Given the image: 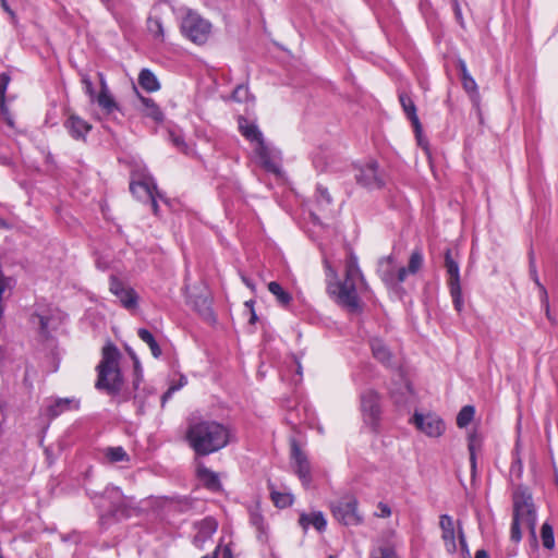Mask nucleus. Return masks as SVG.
Here are the masks:
<instances>
[{
	"label": "nucleus",
	"mask_w": 558,
	"mask_h": 558,
	"mask_svg": "<svg viewBox=\"0 0 558 558\" xmlns=\"http://www.w3.org/2000/svg\"><path fill=\"white\" fill-rule=\"evenodd\" d=\"M399 100H400V104H401L407 117L411 120L415 132L420 133L422 126H421L418 117L416 114V107H415L412 98L408 94L401 93L399 95Z\"/></svg>",
	"instance_id": "b1692460"
},
{
	"label": "nucleus",
	"mask_w": 558,
	"mask_h": 558,
	"mask_svg": "<svg viewBox=\"0 0 558 558\" xmlns=\"http://www.w3.org/2000/svg\"><path fill=\"white\" fill-rule=\"evenodd\" d=\"M541 537L545 548L553 549L555 547L554 530L549 523L545 522L542 525Z\"/></svg>",
	"instance_id": "ea45409f"
},
{
	"label": "nucleus",
	"mask_w": 558,
	"mask_h": 558,
	"mask_svg": "<svg viewBox=\"0 0 558 558\" xmlns=\"http://www.w3.org/2000/svg\"><path fill=\"white\" fill-rule=\"evenodd\" d=\"M373 356L385 365H390L392 354L390 349L380 338H373L369 342Z\"/></svg>",
	"instance_id": "5701e85b"
},
{
	"label": "nucleus",
	"mask_w": 558,
	"mask_h": 558,
	"mask_svg": "<svg viewBox=\"0 0 558 558\" xmlns=\"http://www.w3.org/2000/svg\"><path fill=\"white\" fill-rule=\"evenodd\" d=\"M458 65H459V70L461 73L463 88L469 94H476L477 93V84H476L475 80L471 76V74L469 73L465 62L463 60H459Z\"/></svg>",
	"instance_id": "7c9ffc66"
},
{
	"label": "nucleus",
	"mask_w": 558,
	"mask_h": 558,
	"mask_svg": "<svg viewBox=\"0 0 558 558\" xmlns=\"http://www.w3.org/2000/svg\"><path fill=\"white\" fill-rule=\"evenodd\" d=\"M371 558H399L395 547L388 543H380L371 551Z\"/></svg>",
	"instance_id": "f704fd0d"
},
{
	"label": "nucleus",
	"mask_w": 558,
	"mask_h": 558,
	"mask_svg": "<svg viewBox=\"0 0 558 558\" xmlns=\"http://www.w3.org/2000/svg\"><path fill=\"white\" fill-rule=\"evenodd\" d=\"M424 257L421 250L416 248L411 253L408 267H400L397 271L399 282L405 281L409 275H415L423 266Z\"/></svg>",
	"instance_id": "412c9836"
},
{
	"label": "nucleus",
	"mask_w": 558,
	"mask_h": 558,
	"mask_svg": "<svg viewBox=\"0 0 558 558\" xmlns=\"http://www.w3.org/2000/svg\"><path fill=\"white\" fill-rule=\"evenodd\" d=\"M247 96V87L245 86H238L233 92V98L235 100L242 101Z\"/></svg>",
	"instance_id": "09e8293b"
},
{
	"label": "nucleus",
	"mask_w": 558,
	"mask_h": 558,
	"mask_svg": "<svg viewBox=\"0 0 558 558\" xmlns=\"http://www.w3.org/2000/svg\"><path fill=\"white\" fill-rule=\"evenodd\" d=\"M147 29L156 39L161 41L165 39V31L160 19L149 17L147 20Z\"/></svg>",
	"instance_id": "58836bf2"
},
{
	"label": "nucleus",
	"mask_w": 558,
	"mask_h": 558,
	"mask_svg": "<svg viewBox=\"0 0 558 558\" xmlns=\"http://www.w3.org/2000/svg\"><path fill=\"white\" fill-rule=\"evenodd\" d=\"M439 527L441 530V539L448 553L453 554L457 550L454 521L448 514H441L439 518Z\"/></svg>",
	"instance_id": "f3484780"
},
{
	"label": "nucleus",
	"mask_w": 558,
	"mask_h": 558,
	"mask_svg": "<svg viewBox=\"0 0 558 558\" xmlns=\"http://www.w3.org/2000/svg\"><path fill=\"white\" fill-rule=\"evenodd\" d=\"M180 12L183 35L194 44H205L210 36L211 24L190 9H181Z\"/></svg>",
	"instance_id": "39448f33"
},
{
	"label": "nucleus",
	"mask_w": 558,
	"mask_h": 558,
	"mask_svg": "<svg viewBox=\"0 0 558 558\" xmlns=\"http://www.w3.org/2000/svg\"><path fill=\"white\" fill-rule=\"evenodd\" d=\"M109 290L119 300L124 308L131 311L137 307V293L134 291V289L125 286L116 276L110 277Z\"/></svg>",
	"instance_id": "4468645a"
},
{
	"label": "nucleus",
	"mask_w": 558,
	"mask_h": 558,
	"mask_svg": "<svg viewBox=\"0 0 558 558\" xmlns=\"http://www.w3.org/2000/svg\"><path fill=\"white\" fill-rule=\"evenodd\" d=\"M101 454L109 463H117V462H128L130 461V457L124 450L123 447L117 446V447H106L101 449Z\"/></svg>",
	"instance_id": "c85d7f7f"
},
{
	"label": "nucleus",
	"mask_w": 558,
	"mask_h": 558,
	"mask_svg": "<svg viewBox=\"0 0 558 558\" xmlns=\"http://www.w3.org/2000/svg\"><path fill=\"white\" fill-rule=\"evenodd\" d=\"M481 447H482L481 438L475 433L470 434L468 448H469V451H470V462H471L472 472L475 471V468H476V451L480 450Z\"/></svg>",
	"instance_id": "c9c22d12"
},
{
	"label": "nucleus",
	"mask_w": 558,
	"mask_h": 558,
	"mask_svg": "<svg viewBox=\"0 0 558 558\" xmlns=\"http://www.w3.org/2000/svg\"><path fill=\"white\" fill-rule=\"evenodd\" d=\"M403 401L405 402V401H408V399L407 398L405 399H397V402H403Z\"/></svg>",
	"instance_id": "69168bd1"
},
{
	"label": "nucleus",
	"mask_w": 558,
	"mask_h": 558,
	"mask_svg": "<svg viewBox=\"0 0 558 558\" xmlns=\"http://www.w3.org/2000/svg\"><path fill=\"white\" fill-rule=\"evenodd\" d=\"M316 199L322 207L329 206L331 204V196L328 190L323 185H317Z\"/></svg>",
	"instance_id": "79ce46f5"
},
{
	"label": "nucleus",
	"mask_w": 558,
	"mask_h": 558,
	"mask_svg": "<svg viewBox=\"0 0 558 558\" xmlns=\"http://www.w3.org/2000/svg\"><path fill=\"white\" fill-rule=\"evenodd\" d=\"M404 389L407 390V392H408L409 395H411V393H412V389H411V386H410V384H409V383H405V385H404Z\"/></svg>",
	"instance_id": "052dcab7"
},
{
	"label": "nucleus",
	"mask_w": 558,
	"mask_h": 558,
	"mask_svg": "<svg viewBox=\"0 0 558 558\" xmlns=\"http://www.w3.org/2000/svg\"><path fill=\"white\" fill-rule=\"evenodd\" d=\"M133 359H134V364H135V371L137 372L140 369V362L135 356H133Z\"/></svg>",
	"instance_id": "e2e57ef3"
},
{
	"label": "nucleus",
	"mask_w": 558,
	"mask_h": 558,
	"mask_svg": "<svg viewBox=\"0 0 558 558\" xmlns=\"http://www.w3.org/2000/svg\"><path fill=\"white\" fill-rule=\"evenodd\" d=\"M223 558H232L231 551L229 548H226L223 551Z\"/></svg>",
	"instance_id": "4d7b16f0"
},
{
	"label": "nucleus",
	"mask_w": 558,
	"mask_h": 558,
	"mask_svg": "<svg viewBox=\"0 0 558 558\" xmlns=\"http://www.w3.org/2000/svg\"><path fill=\"white\" fill-rule=\"evenodd\" d=\"M252 303H253L252 301H247V302H245V305L251 307L252 315H251L250 322L254 323L256 320V314L252 310Z\"/></svg>",
	"instance_id": "603ef678"
},
{
	"label": "nucleus",
	"mask_w": 558,
	"mask_h": 558,
	"mask_svg": "<svg viewBox=\"0 0 558 558\" xmlns=\"http://www.w3.org/2000/svg\"><path fill=\"white\" fill-rule=\"evenodd\" d=\"M231 430L211 420H191L186 440L199 456H208L225 448L231 441Z\"/></svg>",
	"instance_id": "f03ea898"
},
{
	"label": "nucleus",
	"mask_w": 558,
	"mask_h": 558,
	"mask_svg": "<svg viewBox=\"0 0 558 558\" xmlns=\"http://www.w3.org/2000/svg\"><path fill=\"white\" fill-rule=\"evenodd\" d=\"M187 379L184 376H181L178 385H171L169 389L162 396V404L172 396L173 392L178 391L181 387L186 385Z\"/></svg>",
	"instance_id": "37998d69"
},
{
	"label": "nucleus",
	"mask_w": 558,
	"mask_h": 558,
	"mask_svg": "<svg viewBox=\"0 0 558 558\" xmlns=\"http://www.w3.org/2000/svg\"><path fill=\"white\" fill-rule=\"evenodd\" d=\"M474 414L475 409L473 405H464L457 415L458 427H466L474 418Z\"/></svg>",
	"instance_id": "e433bc0d"
},
{
	"label": "nucleus",
	"mask_w": 558,
	"mask_h": 558,
	"mask_svg": "<svg viewBox=\"0 0 558 558\" xmlns=\"http://www.w3.org/2000/svg\"><path fill=\"white\" fill-rule=\"evenodd\" d=\"M269 292L276 298L277 302L287 306L292 301V296L287 292L278 282L271 281L268 283Z\"/></svg>",
	"instance_id": "473e14b6"
},
{
	"label": "nucleus",
	"mask_w": 558,
	"mask_h": 558,
	"mask_svg": "<svg viewBox=\"0 0 558 558\" xmlns=\"http://www.w3.org/2000/svg\"><path fill=\"white\" fill-rule=\"evenodd\" d=\"M1 5L5 12H8L10 15L13 16V12L11 11V9L5 0L1 1Z\"/></svg>",
	"instance_id": "864d4df0"
},
{
	"label": "nucleus",
	"mask_w": 558,
	"mask_h": 558,
	"mask_svg": "<svg viewBox=\"0 0 558 558\" xmlns=\"http://www.w3.org/2000/svg\"><path fill=\"white\" fill-rule=\"evenodd\" d=\"M295 363H296V372H298V374H299V375H302V366H301V363H300L298 360H295Z\"/></svg>",
	"instance_id": "13d9d810"
},
{
	"label": "nucleus",
	"mask_w": 558,
	"mask_h": 558,
	"mask_svg": "<svg viewBox=\"0 0 558 558\" xmlns=\"http://www.w3.org/2000/svg\"><path fill=\"white\" fill-rule=\"evenodd\" d=\"M412 422L420 432L428 437H439L446 430L444 421L435 413L415 412Z\"/></svg>",
	"instance_id": "ddd939ff"
},
{
	"label": "nucleus",
	"mask_w": 558,
	"mask_h": 558,
	"mask_svg": "<svg viewBox=\"0 0 558 558\" xmlns=\"http://www.w3.org/2000/svg\"><path fill=\"white\" fill-rule=\"evenodd\" d=\"M219 547L216 548V550L211 554V555H206L202 558H217V551H218Z\"/></svg>",
	"instance_id": "6e6d98bb"
},
{
	"label": "nucleus",
	"mask_w": 558,
	"mask_h": 558,
	"mask_svg": "<svg viewBox=\"0 0 558 558\" xmlns=\"http://www.w3.org/2000/svg\"><path fill=\"white\" fill-rule=\"evenodd\" d=\"M335 519L344 525H359L362 517L357 511V500L353 496H345L330 506Z\"/></svg>",
	"instance_id": "423d86ee"
},
{
	"label": "nucleus",
	"mask_w": 558,
	"mask_h": 558,
	"mask_svg": "<svg viewBox=\"0 0 558 558\" xmlns=\"http://www.w3.org/2000/svg\"><path fill=\"white\" fill-rule=\"evenodd\" d=\"M254 159L265 170L272 173L280 171V153L274 147L259 141L253 148Z\"/></svg>",
	"instance_id": "9d476101"
},
{
	"label": "nucleus",
	"mask_w": 558,
	"mask_h": 558,
	"mask_svg": "<svg viewBox=\"0 0 558 558\" xmlns=\"http://www.w3.org/2000/svg\"><path fill=\"white\" fill-rule=\"evenodd\" d=\"M78 409L80 400L76 398H50L46 412L48 416L56 418L65 412L77 411Z\"/></svg>",
	"instance_id": "dca6fc26"
},
{
	"label": "nucleus",
	"mask_w": 558,
	"mask_h": 558,
	"mask_svg": "<svg viewBox=\"0 0 558 558\" xmlns=\"http://www.w3.org/2000/svg\"><path fill=\"white\" fill-rule=\"evenodd\" d=\"M530 530L533 537L536 535V511L532 496L527 490L518 488L513 494V519L510 531V538L519 543L522 538L521 527Z\"/></svg>",
	"instance_id": "7ed1b4c3"
},
{
	"label": "nucleus",
	"mask_w": 558,
	"mask_h": 558,
	"mask_svg": "<svg viewBox=\"0 0 558 558\" xmlns=\"http://www.w3.org/2000/svg\"><path fill=\"white\" fill-rule=\"evenodd\" d=\"M8 83H9V76L4 73L1 74L0 75V100H1V110L2 111H4L3 99H4V94H5Z\"/></svg>",
	"instance_id": "c03bdc74"
},
{
	"label": "nucleus",
	"mask_w": 558,
	"mask_h": 558,
	"mask_svg": "<svg viewBox=\"0 0 558 558\" xmlns=\"http://www.w3.org/2000/svg\"><path fill=\"white\" fill-rule=\"evenodd\" d=\"M98 75L101 83V90L97 97V102L106 111V113L110 114L114 110H118V105L106 86L104 75L101 73Z\"/></svg>",
	"instance_id": "393cba45"
},
{
	"label": "nucleus",
	"mask_w": 558,
	"mask_h": 558,
	"mask_svg": "<svg viewBox=\"0 0 558 558\" xmlns=\"http://www.w3.org/2000/svg\"><path fill=\"white\" fill-rule=\"evenodd\" d=\"M271 500L278 508H287L293 504L294 497L291 493L271 490Z\"/></svg>",
	"instance_id": "4c0bfd02"
},
{
	"label": "nucleus",
	"mask_w": 558,
	"mask_h": 558,
	"mask_svg": "<svg viewBox=\"0 0 558 558\" xmlns=\"http://www.w3.org/2000/svg\"><path fill=\"white\" fill-rule=\"evenodd\" d=\"M243 279V282L248 287V288H253V284L251 283V281L248 279H246L245 277L242 278Z\"/></svg>",
	"instance_id": "680f3d73"
},
{
	"label": "nucleus",
	"mask_w": 558,
	"mask_h": 558,
	"mask_svg": "<svg viewBox=\"0 0 558 558\" xmlns=\"http://www.w3.org/2000/svg\"><path fill=\"white\" fill-rule=\"evenodd\" d=\"M458 536H459L461 549L465 553H469L468 544H466L462 529H459Z\"/></svg>",
	"instance_id": "8fccbe9b"
},
{
	"label": "nucleus",
	"mask_w": 558,
	"mask_h": 558,
	"mask_svg": "<svg viewBox=\"0 0 558 558\" xmlns=\"http://www.w3.org/2000/svg\"><path fill=\"white\" fill-rule=\"evenodd\" d=\"M138 84L149 93L157 92L160 88V84L156 75L148 69H143L140 72Z\"/></svg>",
	"instance_id": "c756f323"
},
{
	"label": "nucleus",
	"mask_w": 558,
	"mask_h": 558,
	"mask_svg": "<svg viewBox=\"0 0 558 558\" xmlns=\"http://www.w3.org/2000/svg\"><path fill=\"white\" fill-rule=\"evenodd\" d=\"M445 267L448 274V286L454 308L461 312L463 308L462 289L460 283L459 264L452 258L451 250L445 253Z\"/></svg>",
	"instance_id": "0eeeda50"
},
{
	"label": "nucleus",
	"mask_w": 558,
	"mask_h": 558,
	"mask_svg": "<svg viewBox=\"0 0 558 558\" xmlns=\"http://www.w3.org/2000/svg\"><path fill=\"white\" fill-rule=\"evenodd\" d=\"M328 558H336V557L331 555V556H329Z\"/></svg>",
	"instance_id": "774afa93"
},
{
	"label": "nucleus",
	"mask_w": 558,
	"mask_h": 558,
	"mask_svg": "<svg viewBox=\"0 0 558 558\" xmlns=\"http://www.w3.org/2000/svg\"><path fill=\"white\" fill-rule=\"evenodd\" d=\"M119 350L111 343L102 349V359L97 366L98 379L96 387L105 389L109 393H116L121 389L122 377L119 369Z\"/></svg>",
	"instance_id": "20e7f679"
},
{
	"label": "nucleus",
	"mask_w": 558,
	"mask_h": 558,
	"mask_svg": "<svg viewBox=\"0 0 558 558\" xmlns=\"http://www.w3.org/2000/svg\"><path fill=\"white\" fill-rule=\"evenodd\" d=\"M355 179L360 185L369 190L380 189L385 184L384 175L378 170L375 161L357 166L355 168Z\"/></svg>",
	"instance_id": "f8f14e48"
},
{
	"label": "nucleus",
	"mask_w": 558,
	"mask_h": 558,
	"mask_svg": "<svg viewBox=\"0 0 558 558\" xmlns=\"http://www.w3.org/2000/svg\"><path fill=\"white\" fill-rule=\"evenodd\" d=\"M397 264L392 256L384 257L378 263V274L386 286L391 287L400 283L397 279Z\"/></svg>",
	"instance_id": "6ab92c4d"
},
{
	"label": "nucleus",
	"mask_w": 558,
	"mask_h": 558,
	"mask_svg": "<svg viewBox=\"0 0 558 558\" xmlns=\"http://www.w3.org/2000/svg\"><path fill=\"white\" fill-rule=\"evenodd\" d=\"M140 101L143 106L142 113L145 117L153 119L157 123L163 121V113L161 109L151 98L140 96Z\"/></svg>",
	"instance_id": "a878e982"
},
{
	"label": "nucleus",
	"mask_w": 558,
	"mask_h": 558,
	"mask_svg": "<svg viewBox=\"0 0 558 558\" xmlns=\"http://www.w3.org/2000/svg\"><path fill=\"white\" fill-rule=\"evenodd\" d=\"M530 274H531L533 281L536 283V286L539 289V292L542 294V303L545 306V311H546V316L548 317V319H550L551 317H550L547 291H546L545 287L539 282L533 258H531V260H530Z\"/></svg>",
	"instance_id": "2f4dec72"
},
{
	"label": "nucleus",
	"mask_w": 558,
	"mask_h": 558,
	"mask_svg": "<svg viewBox=\"0 0 558 558\" xmlns=\"http://www.w3.org/2000/svg\"><path fill=\"white\" fill-rule=\"evenodd\" d=\"M292 466L304 487H308L312 482L311 465L307 457L301 451L295 441L291 448Z\"/></svg>",
	"instance_id": "2eb2a0df"
},
{
	"label": "nucleus",
	"mask_w": 558,
	"mask_h": 558,
	"mask_svg": "<svg viewBox=\"0 0 558 558\" xmlns=\"http://www.w3.org/2000/svg\"><path fill=\"white\" fill-rule=\"evenodd\" d=\"M197 475L208 489L217 492L221 488L219 476L214 471L205 466H199L197 470Z\"/></svg>",
	"instance_id": "bb28decb"
},
{
	"label": "nucleus",
	"mask_w": 558,
	"mask_h": 558,
	"mask_svg": "<svg viewBox=\"0 0 558 558\" xmlns=\"http://www.w3.org/2000/svg\"><path fill=\"white\" fill-rule=\"evenodd\" d=\"M37 318H38V322L40 324L41 331L46 332L48 330V318H46L43 315H38Z\"/></svg>",
	"instance_id": "3c124183"
},
{
	"label": "nucleus",
	"mask_w": 558,
	"mask_h": 558,
	"mask_svg": "<svg viewBox=\"0 0 558 558\" xmlns=\"http://www.w3.org/2000/svg\"><path fill=\"white\" fill-rule=\"evenodd\" d=\"M82 83L84 85L85 93L88 94L90 97H94L95 90L93 86V82L87 75L82 76Z\"/></svg>",
	"instance_id": "49530a36"
},
{
	"label": "nucleus",
	"mask_w": 558,
	"mask_h": 558,
	"mask_svg": "<svg viewBox=\"0 0 558 558\" xmlns=\"http://www.w3.org/2000/svg\"><path fill=\"white\" fill-rule=\"evenodd\" d=\"M218 524L215 519L208 517L195 524L196 534L193 543L196 547L203 548L205 543L211 538L217 531Z\"/></svg>",
	"instance_id": "a211bd4d"
},
{
	"label": "nucleus",
	"mask_w": 558,
	"mask_h": 558,
	"mask_svg": "<svg viewBox=\"0 0 558 558\" xmlns=\"http://www.w3.org/2000/svg\"><path fill=\"white\" fill-rule=\"evenodd\" d=\"M130 191L136 198L149 202L154 213L157 214V186L150 175H144L138 180L133 179L130 184Z\"/></svg>",
	"instance_id": "9b49d317"
},
{
	"label": "nucleus",
	"mask_w": 558,
	"mask_h": 558,
	"mask_svg": "<svg viewBox=\"0 0 558 558\" xmlns=\"http://www.w3.org/2000/svg\"><path fill=\"white\" fill-rule=\"evenodd\" d=\"M475 558H488V555L485 550L481 549L476 551Z\"/></svg>",
	"instance_id": "5fc2aeb1"
},
{
	"label": "nucleus",
	"mask_w": 558,
	"mask_h": 558,
	"mask_svg": "<svg viewBox=\"0 0 558 558\" xmlns=\"http://www.w3.org/2000/svg\"><path fill=\"white\" fill-rule=\"evenodd\" d=\"M325 267L328 278L335 282H328V292L335 298L336 302L349 312L355 313L361 308L359 293L367 289V283L357 265V258L350 255L345 264V275L343 281L337 280V271L325 259Z\"/></svg>",
	"instance_id": "f257e3e1"
},
{
	"label": "nucleus",
	"mask_w": 558,
	"mask_h": 558,
	"mask_svg": "<svg viewBox=\"0 0 558 558\" xmlns=\"http://www.w3.org/2000/svg\"><path fill=\"white\" fill-rule=\"evenodd\" d=\"M64 126L70 135L75 140H85L92 125L76 114H71L64 122Z\"/></svg>",
	"instance_id": "aec40b11"
},
{
	"label": "nucleus",
	"mask_w": 558,
	"mask_h": 558,
	"mask_svg": "<svg viewBox=\"0 0 558 558\" xmlns=\"http://www.w3.org/2000/svg\"><path fill=\"white\" fill-rule=\"evenodd\" d=\"M299 524L304 531L313 526L318 532H323L326 529L327 521L322 511H313L311 513L302 512L299 518Z\"/></svg>",
	"instance_id": "4be33fe9"
},
{
	"label": "nucleus",
	"mask_w": 558,
	"mask_h": 558,
	"mask_svg": "<svg viewBox=\"0 0 558 558\" xmlns=\"http://www.w3.org/2000/svg\"><path fill=\"white\" fill-rule=\"evenodd\" d=\"M377 509H378V511L376 512L377 517L388 518L391 514V509L389 508L388 505H386L384 502H379L377 506Z\"/></svg>",
	"instance_id": "de8ad7c7"
},
{
	"label": "nucleus",
	"mask_w": 558,
	"mask_h": 558,
	"mask_svg": "<svg viewBox=\"0 0 558 558\" xmlns=\"http://www.w3.org/2000/svg\"><path fill=\"white\" fill-rule=\"evenodd\" d=\"M361 411L365 424L375 429L378 425L380 417V398L379 395L373 390L367 389L361 395Z\"/></svg>",
	"instance_id": "1a4fd4ad"
},
{
	"label": "nucleus",
	"mask_w": 558,
	"mask_h": 558,
	"mask_svg": "<svg viewBox=\"0 0 558 558\" xmlns=\"http://www.w3.org/2000/svg\"><path fill=\"white\" fill-rule=\"evenodd\" d=\"M250 522L253 526L256 527L260 533L265 530L264 517L260 512L259 507L256 505L250 508Z\"/></svg>",
	"instance_id": "a19ab883"
},
{
	"label": "nucleus",
	"mask_w": 558,
	"mask_h": 558,
	"mask_svg": "<svg viewBox=\"0 0 558 558\" xmlns=\"http://www.w3.org/2000/svg\"><path fill=\"white\" fill-rule=\"evenodd\" d=\"M104 497L109 500L112 514L119 519L129 518L132 511L135 510L134 499L124 496L122 490L117 486H107L104 492Z\"/></svg>",
	"instance_id": "6e6552de"
},
{
	"label": "nucleus",
	"mask_w": 558,
	"mask_h": 558,
	"mask_svg": "<svg viewBox=\"0 0 558 558\" xmlns=\"http://www.w3.org/2000/svg\"><path fill=\"white\" fill-rule=\"evenodd\" d=\"M0 228H1V229H7V228H9V225H8L3 219H1V218H0Z\"/></svg>",
	"instance_id": "bf43d9fd"
},
{
	"label": "nucleus",
	"mask_w": 558,
	"mask_h": 558,
	"mask_svg": "<svg viewBox=\"0 0 558 558\" xmlns=\"http://www.w3.org/2000/svg\"><path fill=\"white\" fill-rule=\"evenodd\" d=\"M171 138H172V142L173 144L184 154H189V147L186 145V143L184 142V140L179 136V135H174V134H171Z\"/></svg>",
	"instance_id": "a18cd8bd"
},
{
	"label": "nucleus",
	"mask_w": 558,
	"mask_h": 558,
	"mask_svg": "<svg viewBox=\"0 0 558 558\" xmlns=\"http://www.w3.org/2000/svg\"><path fill=\"white\" fill-rule=\"evenodd\" d=\"M239 128L241 134L248 141L254 143V145H256L259 141H264L263 134L260 133L258 128L255 124L250 123L247 120L241 118L239 120Z\"/></svg>",
	"instance_id": "cd10ccee"
},
{
	"label": "nucleus",
	"mask_w": 558,
	"mask_h": 558,
	"mask_svg": "<svg viewBox=\"0 0 558 558\" xmlns=\"http://www.w3.org/2000/svg\"><path fill=\"white\" fill-rule=\"evenodd\" d=\"M314 165H315L316 168L319 167L316 159L314 160Z\"/></svg>",
	"instance_id": "338daca9"
},
{
	"label": "nucleus",
	"mask_w": 558,
	"mask_h": 558,
	"mask_svg": "<svg viewBox=\"0 0 558 558\" xmlns=\"http://www.w3.org/2000/svg\"><path fill=\"white\" fill-rule=\"evenodd\" d=\"M137 335H138L140 339L142 341H144L149 347L151 354L155 357H159L161 354V349H160L159 344L157 343L153 333L147 329L141 328L137 331Z\"/></svg>",
	"instance_id": "72a5a7b5"
},
{
	"label": "nucleus",
	"mask_w": 558,
	"mask_h": 558,
	"mask_svg": "<svg viewBox=\"0 0 558 558\" xmlns=\"http://www.w3.org/2000/svg\"><path fill=\"white\" fill-rule=\"evenodd\" d=\"M102 4H105L106 7H108L111 2V0H100Z\"/></svg>",
	"instance_id": "0e129e2a"
}]
</instances>
